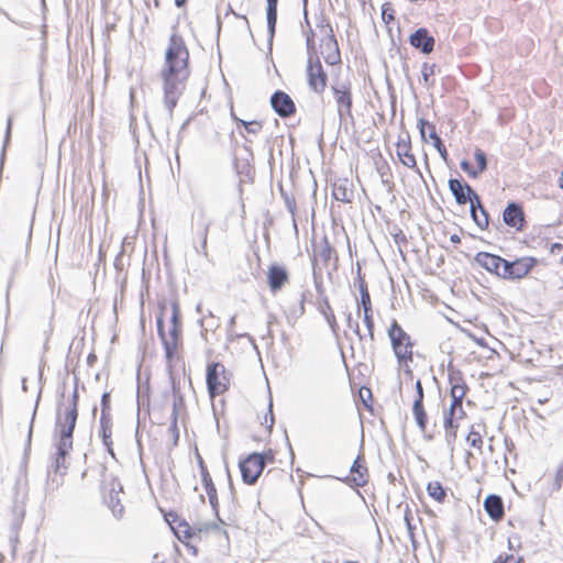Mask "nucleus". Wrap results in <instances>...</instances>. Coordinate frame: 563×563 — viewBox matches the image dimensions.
<instances>
[{
	"label": "nucleus",
	"mask_w": 563,
	"mask_h": 563,
	"mask_svg": "<svg viewBox=\"0 0 563 563\" xmlns=\"http://www.w3.org/2000/svg\"><path fill=\"white\" fill-rule=\"evenodd\" d=\"M207 386L211 397L227 389L224 366L220 363H211L207 367Z\"/></svg>",
	"instance_id": "nucleus-9"
},
{
	"label": "nucleus",
	"mask_w": 563,
	"mask_h": 563,
	"mask_svg": "<svg viewBox=\"0 0 563 563\" xmlns=\"http://www.w3.org/2000/svg\"><path fill=\"white\" fill-rule=\"evenodd\" d=\"M269 420V427L274 423L273 412H272V401L269 402V417L268 415L265 416V422L267 423Z\"/></svg>",
	"instance_id": "nucleus-51"
},
{
	"label": "nucleus",
	"mask_w": 563,
	"mask_h": 563,
	"mask_svg": "<svg viewBox=\"0 0 563 563\" xmlns=\"http://www.w3.org/2000/svg\"><path fill=\"white\" fill-rule=\"evenodd\" d=\"M412 413L418 428L420 431L424 432L427 429V412L423 408V404H420L419 400H413Z\"/></svg>",
	"instance_id": "nucleus-29"
},
{
	"label": "nucleus",
	"mask_w": 563,
	"mask_h": 563,
	"mask_svg": "<svg viewBox=\"0 0 563 563\" xmlns=\"http://www.w3.org/2000/svg\"><path fill=\"white\" fill-rule=\"evenodd\" d=\"M334 101L336 104L338 115L341 122L352 120V92L351 87L345 84H340L331 87Z\"/></svg>",
	"instance_id": "nucleus-5"
},
{
	"label": "nucleus",
	"mask_w": 563,
	"mask_h": 563,
	"mask_svg": "<svg viewBox=\"0 0 563 563\" xmlns=\"http://www.w3.org/2000/svg\"><path fill=\"white\" fill-rule=\"evenodd\" d=\"M313 45V41L310 36L307 37V46L310 48Z\"/></svg>",
	"instance_id": "nucleus-55"
},
{
	"label": "nucleus",
	"mask_w": 563,
	"mask_h": 563,
	"mask_svg": "<svg viewBox=\"0 0 563 563\" xmlns=\"http://www.w3.org/2000/svg\"><path fill=\"white\" fill-rule=\"evenodd\" d=\"M476 263L485 268L489 273H494L497 276H500L501 271L505 269V264H507V261L501 258L500 256L486 253V252H479L475 257Z\"/></svg>",
	"instance_id": "nucleus-14"
},
{
	"label": "nucleus",
	"mask_w": 563,
	"mask_h": 563,
	"mask_svg": "<svg viewBox=\"0 0 563 563\" xmlns=\"http://www.w3.org/2000/svg\"><path fill=\"white\" fill-rule=\"evenodd\" d=\"M463 400L461 399H452L450 408L446 412L451 413V416H457L459 419H463L465 412L462 407Z\"/></svg>",
	"instance_id": "nucleus-35"
},
{
	"label": "nucleus",
	"mask_w": 563,
	"mask_h": 563,
	"mask_svg": "<svg viewBox=\"0 0 563 563\" xmlns=\"http://www.w3.org/2000/svg\"><path fill=\"white\" fill-rule=\"evenodd\" d=\"M78 393L75 389L71 402L68 406H59L56 412L54 428V462L52 470L55 474H64L68 468L67 456L73 450V433L78 418Z\"/></svg>",
	"instance_id": "nucleus-2"
},
{
	"label": "nucleus",
	"mask_w": 563,
	"mask_h": 563,
	"mask_svg": "<svg viewBox=\"0 0 563 563\" xmlns=\"http://www.w3.org/2000/svg\"><path fill=\"white\" fill-rule=\"evenodd\" d=\"M409 43L423 54H430L434 47V37L424 27L418 29L409 36Z\"/></svg>",
	"instance_id": "nucleus-15"
},
{
	"label": "nucleus",
	"mask_w": 563,
	"mask_h": 563,
	"mask_svg": "<svg viewBox=\"0 0 563 563\" xmlns=\"http://www.w3.org/2000/svg\"><path fill=\"white\" fill-rule=\"evenodd\" d=\"M35 413H36V410L33 411L32 420H31V423H30V427H29V432H27V444L29 445L31 443V437H32V430H33V421H34V418H35Z\"/></svg>",
	"instance_id": "nucleus-50"
},
{
	"label": "nucleus",
	"mask_w": 563,
	"mask_h": 563,
	"mask_svg": "<svg viewBox=\"0 0 563 563\" xmlns=\"http://www.w3.org/2000/svg\"><path fill=\"white\" fill-rule=\"evenodd\" d=\"M333 196L339 201H343V202L350 201V194L347 192V190L345 188H343L341 186L334 188Z\"/></svg>",
	"instance_id": "nucleus-41"
},
{
	"label": "nucleus",
	"mask_w": 563,
	"mask_h": 563,
	"mask_svg": "<svg viewBox=\"0 0 563 563\" xmlns=\"http://www.w3.org/2000/svg\"><path fill=\"white\" fill-rule=\"evenodd\" d=\"M265 467V459L260 453H252L245 460L240 462V470L243 482L254 484Z\"/></svg>",
	"instance_id": "nucleus-7"
},
{
	"label": "nucleus",
	"mask_w": 563,
	"mask_h": 563,
	"mask_svg": "<svg viewBox=\"0 0 563 563\" xmlns=\"http://www.w3.org/2000/svg\"><path fill=\"white\" fill-rule=\"evenodd\" d=\"M266 2H267L266 18H267L268 33H269V37L273 38V36L275 34L276 22H277L278 0H266Z\"/></svg>",
	"instance_id": "nucleus-27"
},
{
	"label": "nucleus",
	"mask_w": 563,
	"mask_h": 563,
	"mask_svg": "<svg viewBox=\"0 0 563 563\" xmlns=\"http://www.w3.org/2000/svg\"><path fill=\"white\" fill-rule=\"evenodd\" d=\"M383 19L387 22L394 20V15L391 13H387L385 10L383 11Z\"/></svg>",
	"instance_id": "nucleus-52"
},
{
	"label": "nucleus",
	"mask_w": 563,
	"mask_h": 563,
	"mask_svg": "<svg viewBox=\"0 0 563 563\" xmlns=\"http://www.w3.org/2000/svg\"><path fill=\"white\" fill-rule=\"evenodd\" d=\"M303 302H305V295L302 294V299H300L298 301V303H299L298 309L292 311L294 317H298V316L303 314V312H305V305H303Z\"/></svg>",
	"instance_id": "nucleus-47"
},
{
	"label": "nucleus",
	"mask_w": 563,
	"mask_h": 563,
	"mask_svg": "<svg viewBox=\"0 0 563 563\" xmlns=\"http://www.w3.org/2000/svg\"><path fill=\"white\" fill-rule=\"evenodd\" d=\"M345 563H357V562H355V561H346Z\"/></svg>",
	"instance_id": "nucleus-59"
},
{
	"label": "nucleus",
	"mask_w": 563,
	"mask_h": 563,
	"mask_svg": "<svg viewBox=\"0 0 563 563\" xmlns=\"http://www.w3.org/2000/svg\"><path fill=\"white\" fill-rule=\"evenodd\" d=\"M484 508L488 516L495 521H499L504 517V503L498 495L487 496L484 500Z\"/></svg>",
	"instance_id": "nucleus-20"
},
{
	"label": "nucleus",
	"mask_w": 563,
	"mask_h": 563,
	"mask_svg": "<svg viewBox=\"0 0 563 563\" xmlns=\"http://www.w3.org/2000/svg\"><path fill=\"white\" fill-rule=\"evenodd\" d=\"M197 312H198V313H202V311H201V306H200V305H198V306H197Z\"/></svg>",
	"instance_id": "nucleus-58"
},
{
	"label": "nucleus",
	"mask_w": 563,
	"mask_h": 563,
	"mask_svg": "<svg viewBox=\"0 0 563 563\" xmlns=\"http://www.w3.org/2000/svg\"><path fill=\"white\" fill-rule=\"evenodd\" d=\"M426 125H428L429 129H430V137L434 141V147L439 152L440 156L445 161L446 157H448V152H446L445 146L442 143V140L438 136V134H437V132L434 130V126L430 125L423 119L419 120V129H420V133H421L422 139L426 137V131H424V126Z\"/></svg>",
	"instance_id": "nucleus-25"
},
{
	"label": "nucleus",
	"mask_w": 563,
	"mask_h": 563,
	"mask_svg": "<svg viewBox=\"0 0 563 563\" xmlns=\"http://www.w3.org/2000/svg\"><path fill=\"white\" fill-rule=\"evenodd\" d=\"M562 484H563V462L560 463V465L556 468L555 477H554V482H553L551 492L560 490Z\"/></svg>",
	"instance_id": "nucleus-39"
},
{
	"label": "nucleus",
	"mask_w": 563,
	"mask_h": 563,
	"mask_svg": "<svg viewBox=\"0 0 563 563\" xmlns=\"http://www.w3.org/2000/svg\"><path fill=\"white\" fill-rule=\"evenodd\" d=\"M172 325L180 327V312L177 301H172Z\"/></svg>",
	"instance_id": "nucleus-42"
},
{
	"label": "nucleus",
	"mask_w": 563,
	"mask_h": 563,
	"mask_svg": "<svg viewBox=\"0 0 563 563\" xmlns=\"http://www.w3.org/2000/svg\"><path fill=\"white\" fill-rule=\"evenodd\" d=\"M435 65L423 63L421 66V76L424 86H431L433 82L431 81V77L434 75Z\"/></svg>",
	"instance_id": "nucleus-34"
},
{
	"label": "nucleus",
	"mask_w": 563,
	"mask_h": 563,
	"mask_svg": "<svg viewBox=\"0 0 563 563\" xmlns=\"http://www.w3.org/2000/svg\"><path fill=\"white\" fill-rule=\"evenodd\" d=\"M352 478L351 482L356 487H362L367 483V468L362 463L361 456H358L353 465L351 466Z\"/></svg>",
	"instance_id": "nucleus-23"
},
{
	"label": "nucleus",
	"mask_w": 563,
	"mask_h": 563,
	"mask_svg": "<svg viewBox=\"0 0 563 563\" xmlns=\"http://www.w3.org/2000/svg\"><path fill=\"white\" fill-rule=\"evenodd\" d=\"M188 49L181 37L173 34L165 53V64L161 70L163 80L164 104L172 114L178 99L186 88V80L189 77Z\"/></svg>",
	"instance_id": "nucleus-1"
},
{
	"label": "nucleus",
	"mask_w": 563,
	"mask_h": 563,
	"mask_svg": "<svg viewBox=\"0 0 563 563\" xmlns=\"http://www.w3.org/2000/svg\"><path fill=\"white\" fill-rule=\"evenodd\" d=\"M109 402H110V396H109V394L106 393L102 395V398H101V406H102L101 412L104 410L106 415H110L109 413Z\"/></svg>",
	"instance_id": "nucleus-46"
},
{
	"label": "nucleus",
	"mask_w": 563,
	"mask_h": 563,
	"mask_svg": "<svg viewBox=\"0 0 563 563\" xmlns=\"http://www.w3.org/2000/svg\"><path fill=\"white\" fill-rule=\"evenodd\" d=\"M471 216L474 222L481 228L484 229L488 225V214L482 203H476V201H472L471 203Z\"/></svg>",
	"instance_id": "nucleus-26"
},
{
	"label": "nucleus",
	"mask_w": 563,
	"mask_h": 563,
	"mask_svg": "<svg viewBox=\"0 0 563 563\" xmlns=\"http://www.w3.org/2000/svg\"><path fill=\"white\" fill-rule=\"evenodd\" d=\"M449 188L459 205H465L466 202L476 201L479 205V197L475 194L472 187L467 184H463L459 179H450Z\"/></svg>",
	"instance_id": "nucleus-13"
},
{
	"label": "nucleus",
	"mask_w": 563,
	"mask_h": 563,
	"mask_svg": "<svg viewBox=\"0 0 563 563\" xmlns=\"http://www.w3.org/2000/svg\"><path fill=\"white\" fill-rule=\"evenodd\" d=\"M450 384H451V391H450V395H451V398L452 399H461L463 400L464 397H465V394H466V385L462 383V380L460 378H454V377H451L450 378Z\"/></svg>",
	"instance_id": "nucleus-30"
},
{
	"label": "nucleus",
	"mask_w": 563,
	"mask_h": 563,
	"mask_svg": "<svg viewBox=\"0 0 563 563\" xmlns=\"http://www.w3.org/2000/svg\"><path fill=\"white\" fill-rule=\"evenodd\" d=\"M450 240H451V242H452V243H454V244H457V243H460V242H461V239H460V236H459L457 234H453V235H451Z\"/></svg>",
	"instance_id": "nucleus-53"
},
{
	"label": "nucleus",
	"mask_w": 563,
	"mask_h": 563,
	"mask_svg": "<svg viewBox=\"0 0 563 563\" xmlns=\"http://www.w3.org/2000/svg\"><path fill=\"white\" fill-rule=\"evenodd\" d=\"M308 84L314 92H322L327 86V74L317 58L309 57L307 65Z\"/></svg>",
	"instance_id": "nucleus-11"
},
{
	"label": "nucleus",
	"mask_w": 563,
	"mask_h": 563,
	"mask_svg": "<svg viewBox=\"0 0 563 563\" xmlns=\"http://www.w3.org/2000/svg\"><path fill=\"white\" fill-rule=\"evenodd\" d=\"M396 151L401 163L409 167L416 168L417 162L413 154L410 153V143L406 140H399L396 145Z\"/></svg>",
	"instance_id": "nucleus-22"
},
{
	"label": "nucleus",
	"mask_w": 563,
	"mask_h": 563,
	"mask_svg": "<svg viewBox=\"0 0 563 563\" xmlns=\"http://www.w3.org/2000/svg\"><path fill=\"white\" fill-rule=\"evenodd\" d=\"M121 492V485L119 483H113L108 497H106V501L109 508L111 509L112 514L118 518L122 517L124 510L123 505L121 504V500L119 498V494Z\"/></svg>",
	"instance_id": "nucleus-21"
},
{
	"label": "nucleus",
	"mask_w": 563,
	"mask_h": 563,
	"mask_svg": "<svg viewBox=\"0 0 563 563\" xmlns=\"http://www.w3.org/2000/svg\"><path fill=\"white\" fill-rule=\"evenodd\" d=\"M503 219L507 225L520 230L525 221L521 207L515 202L509 203L504 210Z\"/></svg>",
	"instance_id": "nucleus-19"
},
{
	"label": "nucleus",
	"mask_w": 563,
	"mask_h": 563,
	"mask_svg": "<svg viewBox=\"0 0 563 563\" xmlns=\"http://www.w3.org/2000/svg\"><path fill=\"white\" fill-rule=\"evenodd\" d=\"M415 387H416V398H415V400H419L420 404H423V397H424L423 387H422V384H421V382L419 379L416 382Z\"/></svg>",
	"instance_id": "nucleus-45"
},
{
	"label": "nucleus",
	"mask_w": 563,
	"mask_h": 563,
	"mask_svg": "<svg viewBox=\"0 0 563 563\" xmlns=\"http://www.w3.org/2000/svg\"><path fill=\"white\" fill-rule=\"evenodd\" d=\"M319 29L323 35L321 47L328 51V53L324 55V60L329 65H335L340 62V53L332 27L329 24H322L319 25Z\"/></svg>",
	"instance_id": "nucleus-12"
},
{
	"label": "nucleus",
	"mask_w": 563,
	"mask_h": 563,
	"mask_svg": "<svg viewBox=\"0 0 563 563\" xmlns=\"http://www.w3.org/2000/svg\"><path fill=\"white\" fill-rule=\"evenodd\" d=\"M404 518H405V522H406V527H407L409 537H410L411 540H413V529H415V526L412 523L411 511H410L408 505L406 506Z\"/></svg>",
	"instance_id": "nucleus-40"
},
{
	"label": "nucleus",
	"mask_w": 563,
	"mask_h": 563,
	"mask_svg": "<svg viewBox=\"0 0 563 563\" xmlns=\"http://www.w3.org/2000/svg\"><path fill=\"white\" fill-rule=\"evenodd\" d=\"M212 220L205 208L197 209L192 214L191 228L200 240V245L195 246L197 253L208 256L207 242Z\"/></svg>",
	"instance_id": "nucleus-4"
},
{
	"label": "nucleus",
	"mask_w": 563,
	"mask_h": 563,
	"mask_svg": "<svg viewBox=\"0 0 563 563\" xmlns=\"http://www.w3.org/2000/svg\"><path fill=\"white\" fill-rule=\"evenodd\" d=\"M427 490H428V494L437 501H443V499L446 496L444 488L442 487V485L439 482L429 483Z\"/></svg>",
	"instance_id": "nucleus-32"
},
{
	"label": "nucleus",
	"mask_w": 563,
	"mask_h": 563,
	"mask_svg": "<svg viewBox=\"0 0 563 563\" xmlns=\"http://www.w3.org/2000/svg\"><path fill=\"white\" fill-rule=\"evenodd\" d=\"M467 442L473 448H476L481 451L482 445H483V439H482V434L479 433V431H475L474 428H472L470 434L467 435Z\"/></svg>",
	"instance_id": "nucleus-36"
},
{
	"label": "nucleus",
	"mask_w": 563,
	"mask_h": 563,
	"mask_svg": "<svg viewBox=\"0 0 563 563\" xmlns=\"http://www.w3.org/2000/svg\"><path fill=\"white\" fill-rule=\"evenodd\" d=\"M461 168L473 178H476L478 176V172L476 169H473L470 162L467 161L461 162Z\"/></svg>",
	"instance_id": "nucleus-43"
},
{
	"label": "nucleus",
	"mask_w": 563,
	"mask_h": 563,
	"mask_svg": "<svg viewBox=\"0 0 563 563\" xmlns=\"http://www.w3.org/2000/svg\"><path fill=\"white\" fill-rule=\"evenodd\" d=\"M198 460H199V466H200L201 482H202V485H203V487L206 489V493L208 495L209 504L212 507V509L217 512L218 511L219 503H218V496H217L216 486H214V484L212 482V478H211L207 467L203 464L202 459L199 456Z\"/></svg>",
	"instance_id": "nucleus-17"
},
{
	"label": "nucleus",
	"mask_w": 563,
	"mask_h": 563,
	"mask_svg": "<svg viewBox=\"0 0 563 563\" xmlns=\"http://www.w3.org/2000/svg\"><path fill=\"white\" fill-rule=\"evenodd\" d=\"M320 311L327 320V323L329 324L332 333L336 334L339 327L330 303L324 301V305L321 307Z\"/></svg>",
	"instance_id": "nucleus-31"
},
{
	"label": "nucleus",
	"mask_w": 563,
	"mask_h": 563,
	"mask_svg": "<svg viewBox=\"0 0 563 563\" xmlns=\"http://www.w3.org/2000/svg\"><path fill=\"white\" fill-rule=\"evenodd\" d=\"M186 1H187V0H175V4H176L178 8H180L181 5H184V4H185V2H186Z\"/></svg>",
	"instance_id": "nucleus-54"
},
{
	"label": "nucleus",
	"mask_w": 563,
	"mask_h": 563,
	"mask_svg": "<svg viewBox=\"0 0 563 563\" xmlns=\"http://www.w3.org/2000/svg\"><path fill=\"white\" fill-rule=\"evenodd\" d=\"M536 264L537 260L534 257H521L514 262L507 261L505 269L500 273V277L510 279L522 278L534 267Z\"/></svg>",
	"instance_id": "nucleus-8"
},
{
	"label": "nucleus",
	"mask_w": 563,
	"mask_h": 563,
	"mask_svg": "<svg viewBox=\"0 0 563 563\" xmlns=\"http://www.w3.org/2000/svg\"><path fill=\"white\" fill-rule=\"evenodd\" d=\"M173 391H174L173 412H172L173 424H172L170 429L176 433V440H177L178 439L177 426H176L177 410H178V407L183 405V397L177 394L175 385H173Z\"/></svg>",
	"instance_id": "nucleus-33"
},
{
	"label": "nucleus",
	"mask_w": 563,
	"mask_h": 563,
	"mask_svg": "<svg viewBox=\"0 0 563 563\" xmlns=\"http://www.w3.org/2000/svg\"><path fill=\"white\" fill-rule=\"evenodd\" d=\"M11 125H12V119H11V118H9V119H8V123H7V131H5L4 146L8 144L9 140H10V135H11Z\"/></svg>",
	"instance_id": "nucleus-48"
},
{
	"label": "nucleus",
	"mask_w": 563,
	"mask_h": 563,
	"mask_svg": "<svg viewBox=\"0 0 563 563\" xmlns=\"http://www.w3.org/2000/svg\"><path fill=\"white\" fill-rule=\"evenodd\" d=\"M271 103L280 117H289L295 112L294 101L284 91H276L271 98Z\"/></svg>",
	"instance_id": "nucleus-16"
},
{
	"label": "nucleus",
	"mask_w": 563,
	"mask_h": 563,
	"mask_svg": "<svg viewBox=\"0 0 563 563\" xmlns=\"http://www.w3.org/2000/svg\"><path fill=\"white\" fill-rule=\"evenodd\" d=\"M157 331L158 335L163 341V345L165 349V354L167 360H172L174 352L178 346V340L180 334V327L172 325L168 333L166 334L164 331V321L163 314L157 318Z\"/></svg>",
	"instance_id": "nucleus-10"
},
{
	"label": "nucleus",
	"mask_w": 563,
	"mask_h": 563,
	"mask_svg": "<svg viewBox=\"0 0 563 563\" xmlns=\"http://www.w3.org/2000/svg\"><path fill=\"white\" fill-rule=\"evenodd\" d=\"M388 336L399 367L402 368L406 374L411 375L412 372L409 368V363L412 362L413 345L410 336L404 331L396 320L393 321L388 329Z\"/></svg>",
	"instance_id": "nucleus-3"
},
{
	"label": "nucleus",
	"mask_w": 563,
	"mask_h": 563,
	"mask_svg": "<svg viewBox=\"0 0 563 563\" xmlns=\"http://www.w3.org/2000/svg\"><path fill=\"white\" fill-rule=\"evenodd\" d=\"M562 249H563V245L561 243H553L551 245L550 252H551V254L554 255V254H558L559 252H561Z\"/></svg>",
	"instance_id": "nucleus-49"
},
{
	"label": "nucleus",
	"mask_w": 563,
	"mask_h": 563,
	"mask_svg": "<svg viewBox=\"0 0 563 563\" xmlns=\"http://www.w3.org/2000/svg\"><path fill=\"white\" fill-rule=\"evenodd\" d=\"M494 563H499V562H498V561H495ZM500 563H503V562H500Z\"/></svg>",
	"instance_id": "nucleus-60"
},
{
	"label": "nucleus",
	"mask_w": 563,
	"mask_h": 563,
	"mask_svg": "<svg viewBox=\"0 0 563 563\" xmlns=\"http://www.w3.org/2000/svg\"><path fill=\"white\" fill-rule=\"evenodd\" d=\"M235 323V316H233L231 319H230V325H233Z\"/></svg>",
	"instance_id": "nucleus-57"
},
{
	"label": "nucleus",
	"mask_w": 563,
	"mask_h": 563,
	"mask_svg": "<svg viewBox=\"0 0 563 563\" xmlns=\"http://www.w3.org/2000/svg\"><path fill=\"white\" fill-rule=\"evenodd\" d=\"M456 420H460L457 416H451L449 412L444 413L445 439L449 444H451L456 438Z\"/></svg>",
	"instance_id": "nucleus-28"
},
{
	"label": "nucleus",
	"mask_w": 563,
	"mask_h": 563,
	"mask_svg": "<svg viewBox=\"0 0 563 563\" xmlns=\"http://www.w3.org/2000/svg\"><path fill=\"white\" fill-rule=\"evenodd\" d=\"M474 157L477 162V166H478V174L479 173H483L486 168H487V159H486V155L485 153L482 151V150H476L475 153H474Z\"/></svg>",
	"instance_id": "nucleus-38"
},
{
	"label": "nucleus",
	"mask_w": 563,
	"mask_h": 563,
	"mask_svg": "<svg viewBox=\"0 0 563 563\" xmlns=\"http://www.w3.org/2000/svg\"><path fill=\"white\" fill-rule=\"evenodd\" d=\"M239 122L244 126L245 131L250 134H257L262 130V123L258 121H243Z\"/></svg>",
	"instance_id": "nucleus-37"
},
{
	"label": "nucleus",
	"mask_w": 563,
	"mask_h": 563,
	"mask_svg": "<svg viewBox=\"0 0 563 563\" xmlns=\"http://www.w3.org/2000/svg\"><path fill=\"white\" fill-rule=\"evenodd\" d=\"M267 279L271 290L276 292L288 282V273L279 265H272L267 273Z\"/></svg>",
	"instance_id": "nucleus-18"
},
{
	"label": "nucleus",
	"mask_w": 563,
	"mask_h": 563,
	"mask_svg": "<svg viewBox=\"0 0 563 563\" xmlns=\"http://www.w3.org/2000/svg\"><path fill=\"white\" fill-rule=\"evenodd\" d=\"M100 430H101V437H102V442H103L104 446H107L109 453H111L113 455V451L111 448L112 446V439H111L112 423H111L110 415H106L104 410L101 412V417H100Z\"/></svg>",
	"instance_id": "nucleus-24"
},
{
	"label": "nucleus",
	"mask_w": 563,
	"mask_h": 563,
	"mask_svg": "<svg viewBox=\"0 0 563 563\" xmlns=\"http://www.w3.org/2000/svg\"><path fill=\"white\" fill-rule=\"evenodd\" d=\"M346 321L347 327L362 340L363 336L361 335L358 323L352 320L351 314H347Z\"/></svg>",
	"instance_id": "nucleus-44"
},
{
	"label": "nucleus",
	"mask_w": 563,
	"mask_h": 563,
	"mask_svg": "<svg viewBox=\"0 0 563 563\" xmlns=\"http://www.w3.org/2000/svg\"><path fill=\"white\" fill-rule=\"evenodd\" d=\"M358 290H360V301L357 303V313L361 314V309H363V321L368 332V336L371 341H374V319L372 311V301L371 296L367 289V284L365 280L358 276L357 278Z\"/></svg>",
	"instance_id": "nucleus-6"
},
{
	"label": "nucleus",
	"mask_w": 563,
	"mask_h": 563,
	"mask_svg": "<svg viewBox=\"0 0 563 563\" xmlns=\"http://www.w3.org/2000/svg\"><path fill=\"white\" fill-rule=\"evenodd\" d=\"M22 389L24 391H26V379L25 378H23V380H22Z\"/></svg>",
	"instance_id": "nucleus-56"
}]
</instances>
